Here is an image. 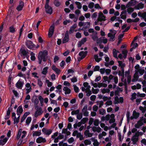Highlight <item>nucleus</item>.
Masks as SVG:
<instances>
[{
    "mask_svg": "<svg viewBox=\"0 0 146 146\" xmlns=\"http://www.w3.org/2000/svg\"><path fill=\"white\" fill-rule=\"evenodd\" d=\"M48 54V51L46 50H44L43 52H40L39 53L38 58V63L39 64H41L42 60L44 62L46 61Z\"/></svg>",
    "mask_w": 146,
    "mask_h": 146,
    "instance_id": "f257e3e1",
    "label": "nucleus"
},
{
    "mask_svg": "<svg viewBox=\"0 0 146 146\" xmlns=\"http://www.w3.org/2000/svg\"><path fill=\"white\" fill-rule=\"evenodd\" d=\"M27 47L29 49L32 50H35V45L31 40H27L25 42Z\"/></svg>",
    "mask_w": 146,
    "mask_h": 146,
    "instance_id": "f03ea898",
    "label": "nucleus"
},
{
    "mask_svg": "<svg viewBox=\"0 0 146 146\" xmlns=\"http://www.w3.org/2000/svg\"><path fill=\"white\" fill-rule=\"evenodd\" d=\"M19 2V4L17 7L16 9L18 11H20L23 10L24 6V2L21 0H20Z\"/></svg>",
    "mask_w": 146,
    "mask_h": 146,
    "instance_id": "7ed1b4c3",
    "label": "nucleus"
},
{
    "mask_svg": "<svg viewBox=\"0 0 146 146\" xmlns=\"http://www.w3.org/2000/svg\"><path fill=\"white\" fill-rule=\"evenodd\" d=\"M44 7L45 9L46 12L47 13L50 15L52 14L53 9L52 7L48 5V6H46V5H45Z\"/></svg>",
    "mask_w": 146,
    "mask_h": 146,
    "instance_id": "20e7f679",
    "label": "nucleus"
},
{
    "mask_svg": "<svg viewBox=\"0 0 146 146\" xmlns=\"http://www.w3.org/2000/svg\"><path fill=\"white\" fill-rule=\"evenodd\" d=\"M42 132L45 135H49L52 132V129H48L45 128H43L42 129Z\"/></svg>",
    "mask_w": 146,
    "mask_h": 146,
    "instance_id": "39448f33",
    "label": "nucleus"
},
{
    "mask_svg": "<svg viewBox=\"0 0 146 146\" xmlns=\"http://www.w3.org/2000/svg\"><path fill=\"white\" fill-rule=\"evenodd\" d=\"M43 111L41 107L38 108L35 111V117H37L38 116L40 115L43 113Z\"/></svg>",
    "mask_w": 146,
    "mask_h": 146,
    "instance_id": "423d86ee",
    "label": "nucleus"
},
{
    "mask_svg": "<svg viewBox=\"0 0 146 146\" xmlns=\"http://www.w3.org/2000/svg\"><path fill=\"white\" fill-rule=\"evenodd\" d=\"M116 33V32H115L113 34H112V33H109L108 34V36L110 37V41L113 42L115 40V38Z\"/></svg>",
    "mask_w": 146,
    "mask_h": 146,
    "instance_id": "0eeeda50",
    "label": "nucleus"
},
{
    "mask_svg": "<svg viewBox=\"0 0 146 146\" xmlns=\"http://www.w3.org/2000/svg\"><path fill=\"white\" fill-rule=\"evenodd\" d=\"M46 141V139L42 137H38L36 140V142L37 143H40L42 142L44 143Z\"/></svg>",
    "mask_w": 146,
    "mask_h": 146,
    "instance_id": "6e6552de",
    "label": "nucleus"
},
{
    "mask_svg": "<svg viewBox=\"0 0 146 146\" xmlns=\"http://www.w3.org/2000/svg\"><path fill=\"white\" fill-rule=\"evenodd\" d=\"M24 84L23 82L18 81L16 84V86L19 89H21Z\"/></svg>",
    "mask_w": 146,
    "mask_h": 146,
    "instance_id": "1a4fd4ad",
    "label": "nucleus"
},
{
    "mask_svg": "<svg viewBox=\"0 0 146 146\" xmlns=\"http://www.w3.org/2000/svg\"><path fill=\"white\" fill-rule=\"evenodd\" d=\"M20 52H21V56H26L27 57V55L28 52H27L24 49V48H21L20 50Z\"/></svg>",
    "mask_w": 146,
    "mask_h": 146,
    "instance_id": "9d476101",
    "label": "nucleus"
},
{
    "mask_svg": "<svg viewBox=\"0 0 146 146\" xmlns=\"http://www.w3.org/2000/svg\"><path fill=\"white\" fill-rule=\"evenodd\" d=\"M144 7V5L142 2L138 3L137 5L135 6V8L137 10H139L140 9H142Z\"/></svg>",
    "mask_w": 146,
    "mask_h": 146,
    "instance_id": "9b49d317",
    "label": "nucleus"
},
{
    "mask_svg": "<svg viewBox=\"0 0 146 146\" xmlns=\"http://www.w3.org/2000/svg\"><path fill=\"white\" fill-rule=\"evenodd\" d=\"M77 26V24L76 23H75L70 27L69 31V33L70 34H71L73 33L74 30L76 28Z\"/></svg>",
    "mask_w": 146,
    "mask_h": 146,
    "instance_id": "f8f14e48",
    "label": "nucleus"
},
{
    "mask_svg": "<svg viewBox=\"0 0 146 146\" xmlns=\"http://www.w3.org/2000/svg\"><path fill=\"white\" fill-rule=\"evenodd\" d=\"M30 113L29 112H27L24 113L23 116L21 118V122L22 123L25 120L27 116L30 114Z\"/></svg>",
    "mask_w": 146,
    "mask_h": 146,
    "instance_id": "ddd939ff",
    "label": "nucleus"
},
{
    "mask_svg": "<svg viewBox=\"0 0 146 146\" xmlns=\"http://www.w3.org/2000/svg\"><path fill=\"white\" fill-rule=\"evenodd\" d=\"M63 90L65 91V94H70L71 91V90L67 87H64Z\"/></svg>",
    "mask_w": 146,
    "mask_h": 146,
    "instance_id": "4468645a",
    "label": "nucleus"
},
{
    "mask_svg": "<svg viewBox=\"0 0 146 146\" xmlns=\"http://www.w3.org/2000/svg\"><path fill=\"white\" fill-rule=\"evenodd\" d=\"M8 138L7 137H5L3 139H1L0 140V145H4L7 141Z\"/></svg>",
    "mask_w": 146,
    "mask_h": 146,
    "instance_id": "2eb2a0df",
    "label": "nucleus"
},
{
    "mask_svg": "<svg viewBox=\"0 0 146 146\" xmlns=\"http://www.w3.org/2000/svg\"><path fill=\"white\" fill-rule=\"evenodd\" d=\"M139 113L136 112L135 110H134L133 111V116L134 117L135 119H137L139 117Z\"/></svg>",
    "mask_w": 146,
    "mask_h": 146,
    "instance_id": "dca6fc26",
    "label": "nucleus"
},
{
    "mask_svg": "<svg viewBox=\"0 0 146 146\" xmlns=\"http://www.w3.org/2000/svg\"><path fill=\"white\" fill-rule=\"evenodd\" d=\"M90 22H86L84 24V28L85 29H86L89 28L90 27Z\"/></svg>",
    "mask_w": 146,
    "mask_h": 146,
    "instance_id": "f3484780",
    "label": "nucleus"
},
{
    "mask_svg": "<svg viewBox=\"0 0 146 146\" xmlns=\"http://www.w3.org/2000/svg\"><path fill=\"white\" fill-rule=\"evenodd\" d=\"M138 140V137H135L134 136H133L131 138V140L133 141V143L134 145L136 144Z\"/></svg>",
    "mask_w": 146,
    "mask_h": 146,
    "instance_id": "a211bd4d",
    "label": "nucleus"
},
{
    "mask_svg": "<svg viewBox=\"0 0 146 146\" xmlns=\"http://www.w3.org/2000/svg\"><path fill=\"white\" fill-rule=\"evenodd\" d=\"M35 54L33 52H31L30 55L31 56V59L32 61H34L35 60L36 58L35 56Z\"/></svg>",
    "mask_w": 146,
    "mask_h": 146,
    "instance_id": "6ab92c4d",
    "label": "nucleus"
},
{
    "mask_svg": "<svg viewBox=\"0 0 146 146\" xmlns=\"http://www.w3.org/2000/svg\"><path fill=\"white\" fill-rule=\"evenodd\" d=\"M88 52L87 51H85L84 52V51H80L79 53V55L80 56H85L87 54Z\"/></svg>",
    "mask_w": 146,
    "mask_h": 146,
    "instance_id": "aec40b11",
    "label": "nucleus"
},
{
    "mask_svg": "<svg viewBox=\"0 0 146 146\" xmlns=\"http://www.w3.org/2000/svg\"><path fill=\"white\" fill-rule=\"evenodd\" d=\"M113 56L116 58H117V53H119V52L118 50H117L115 49H113Z\"/></svg>",
    "mask_w": 146,
    "mask_h": 146,
    "instance_id": "412c9836",
    "label": "nucleus"
},
{
    "mask_svg": "<svg viewBox=\"0 0 146 146\" xmlns=\"http://www.w3.org/2000/svg\"><path fill=\"white\" fill-rule=\"evenodd\" d=\"M9 31L12 33H14L15 31V28H14L13 26H11L9 27Z\"/></svg>",
    "mask_w": 146,
    "mask_h": 146,
    "instance_id": "4be33fe9",
    "label": "nucleus"
},
{
    "mask_svg": "<svg viewBox=\"0 0 146 146\" xmlns=\"http://www.w3.org/2000/svg\"><path fill=\"white\" fill-rule=\"evenodd\" d=\"M48 67H46L44 68L42 72V73L44 75H46L48 72Z\"/></svg>",
    "mask_w": 146,
    "mask_h": 146,
    "instance_id": "5701e85b",
    "label": "nucleus"
},
{
    "mask_svg": "<svg viewBox=\"0 0 146 146\" xmlns=\"http://www.w3.org/2000/svg\"><path fill=\"white\" fill-rule=\"evenodd\" d=\"M54 4L55 6L58 7L60 5V3L58 0H54Z\"/></svg>",
    "mask_w": 146,
    "mask_h": 146,
    "instance_id": "b1692460",
    "label": "nucleus"
},
{
    "mask_svg": "<svg viewBox=\"0 0 146 146\" xmlns=\"http://www.w3.org/2000/svg\"><path fill=\"white\" fill-rule=\"evenodd\" d=\"M22 131V129H19V131L18 132V133L17 134V139L18 140L21 137V133Z\"/></svg>",
    "mask_w": 146,
    "mask_h": 146,
    "instance_id": "393cba45",
    "label": "nucleus"
},
{
    "mask_svg": "<svg viewBox=\"0 0 146 146\" xmlns=\"http://www.w3.org/2000/svg\"><path fill=\"white\" fill-rule=\"evenodd\" d=\"M80 110L79 109L76 110H74L71 112V114L72 115H74V114H78L79 113Z\"/></svg>",
    "mask_w": 146,
    "mask_h": 146,
    "instance_id": "a878e982",
    "label": "nucleus"
},
{
    "mask_svg": "<svg viewBox=\"0 0 146 146\" xmlns=\"http://www.w3.org/2000/svg\"><path fill=\"white\" fill-rule=\"evenodd\" d=\"M118 62L119 63V66L121 68H124L125 66V64L123 63L121 61H118Z\"/></svg>",
    "mask_w": 146,
    "mask_h": 146,
    "instance_id": "bb28decb",
    "label": "nucleus"
},
{
    "mask_svg": "<svg viewBox=\"0 0 146 146\" xmlns=\"http://www.w3.org/2000/svg\"><path fill=\"white\" fill-rule=\"evenodd\" d=\"M139 109L142 111V113H144L146 111V107H143L140 106L139 107Z\"/></svg>",
    "mask_w": 146,
    "mask_h": 146,
    "instance_id": "cd10ccee",
    "label": "nucleus"
},
{
    "mask_svg": "<svg viewBox=\"0 0 146 146\" xmlns=\"http://www.w3.org/2000/svg\"><path fill=\"white\" fill-rule=\"evenodd\" d=\"M103 94H105L106 93H108L110 92V90L108 88H104L102 90H101Z\"/></svg>",
    "mask_w": 146,
    "mask_h": 146,
    "instance_id": "c85d7f7f",
    "label": "nucleus"
},
{
    "mask_svg": "<svg viewBox=\"0 0 146 146\" xmlns=\"http://www.w3.org/2000/svg\"><path fill=\"white\" fill-rule=\"evenodd\" d=\"M23 110L21 106H20L17 108V112H18L21 113H22L23 112Z\"/></svg>",
    "mask_w": 146,
    "mask_h": 146,
    "instance_id": "c756f323",
    "label": "nucleus"
},
{
    "mask_svg": "<svg viewBox=\"0 0 146 146\" xmlns=\"http://www.w3.org/2000/svg\"><path fill=\"white\" fill-rule=\"evenodd\" d=\"M75 3L77 5V7L79 9H80L82 7V6L80 3L78 1H76Z\"/></svg>",
    "mask_w": 146,
    "mask_h": 146,
    "instance_id": "7c9ffc66",
    "label": "nucleus"
},
{
    "mask_svg": "<svg viewBox=\"0 0 146 146\" xmlns=\"http://www.w3.org/2000/svg\"><path fill=\"white\" fill-rule=\"evenodd\" d=\"M119 103V98L118 96H116L114 98V103L115 104H117Z\"/></svg>",
    "mask_w": 146,
    "mask_h": 146,
    "instance_id": "2f4dec72",
    "label": "nucleus"
},
{
    "mask_svg": "<svg viewBox=\"0 0 146 146\" xmlns=\"http://www.w3.org/2000/svg\"><path fill=\"white\" fill-rule=\"evenodd\" d=\"M31 121V117H28L26 121V123L27 125H29Z\"/></svg>",
    "mask_w": 146,
    "mask_h": 146,
    "instance_id": "473e14b6",
    "label": "nucleus"
},
{
    "mask_svg": "<svg viewBox=\"0 0 146 146\" xmlns=\"http://www.w3.org/2000/svg\"><path fill=\"white\" fill-rule=\"evenodd\" d=\"M69 38L64 37L62 40V43H65L68 42L69 40Z\"/></svg>",
    "mask_w": 146,
    "mask_h": 146,
    "instance_id": "72a5a7b5",
    "label": "nucleus"
},
{
    "mask_svg": "<svg viewBox=\"0 0 146 146\" xmlns=\"http://www.w3.org/2000/svg\"><path fill=\"white\" fill-rule=\"evenodd\" d=\"M43 84L42 82L41 81V79H38V84L39 85L40 87H42Z\"/></svg>",
    "mask_w": 146,
    "mask_h": 146,
    "instance_id": "f704fd0d",
    "label": "nucleus"
},
{
    "mask_svg": "<svg viewBox=\"0 0 146 146\" xmlns=\"http://www.w3.org/2000/svg\"><path fill=\"white\" fill-rule=\"evenodd\" d=\"M84 143L85 145H90L91 143V141L87 139L85 140L84 141Z\"/></svg>",
    "mask_w": 146,
    "mask_h": 146,
    "instance_id": "c9c22d12",
    "label": "nucleus"
},
{
    "mask_svg": "<svg viewBox=\"0 0 146 146\" xmlns=\"http://www.w3.org/2000/svg\"><path fill=\"white\" fill-rule=\"evenodd\" d=\"M137 94L136 93L134 92L131 95V100H133L135 99L136 98Z\"/></svg>",
    "mask_w": 146,
    "mask_h": 146,
    "instance_id": "e433bc0d",
    "label": "nucleus"
},
{
    "mask_svg": "<svg viewBox=\"0 0 146 146\" xmlns=\"http://www.w3.org/2000/svg\"><path fill=\"white\" fill-rule=\"evenodd\" d=\"M41 134V133L40 131H36L34 133H33V136H39Z\"/></svg>",
    "mask_w": 146,
    "mask_h": 146,
    "instance_id": "4c0bfd02",
    "label": "nucleus"
},
{
    "mask_svg": "<svg viewBox=\"0 0 146 146\" xmlns=\"http://www.w3.org/2000/svg\"><path fill=\"white\" fill-rule=\"evenodd\" d=\"M106 110L103 109H100L99 110V112L100 114H101L102 115H103L104 114L106 113Z\"/></svg>",
    "mask_w": 146,
    "mask_h": 146,
    "instance_id": "58836bf2",
    "label": "nucleus"
},
{
    "mask_svg": "<svg viewBox=\"0 0 146 146\" xmlns=\"http://www.w3.org/2000/svg\"><path fill=\"white\" fill-rule=\"evenodd\" d=\"M102 17H103L104 19L106 18V17L104 15L102 12L101 11H100L99 13L98 18V19H101Z\"/></svg>",
    "mask_w": 146,
    "mask_h": 146,
    "instance_id": "ea45409f",
    "label": "nucleus"
},
{
    "mask_svg": "<svg viewBox=\"0 0 146 146\" xmlns=\"http://www.w3.org/2000/svg\"><path fill=\"white\" fill-rule=\"evenodd\" d=\"M88 120V119L87 117L83 118L81 120V122L82 123V124H85L87 121Z\"/></svg>",
    "mask_w": 146,
    "mask_h": 146,
    "instance_id": "a19ab883",
    "label": "nucleus"
},
{
    "mask_svg": "<svg viewBox=\"0 0 146 146\" xmlns=\"http://www.w3.org/2000/svg\"><path fill=\"white\" fill-rule=\"evenodd\" d=\"M127 12L129 13H130L134 11V9L131 7H129L127 8Z\"/></svg>",
    "mask_w": 146,
    "mask_h": 146,
    "instance_id": "79ce46f5",
    "label": "nucleus"
},
{
    "mask_svg": "<svg viewBox=\"0 0 146 146\" xmlns=\"http://www.w3.org/2000/svg\"><path fill=\"white\" fill-rule=\"evenodd\" d=\"M20 117L19 116L17 118L16 117L15 118H13L14 119V124H15L16 123H18L19 121Z\"/></svg>",
    "mask_w": 146,
    "mask_h": 146,
    "instance_id": "37998d69",
    "label": "nucleus"
},
{
    "mask_svg": "<svg viewBox=\"0 0 146 146\" xmlns=\"http://www.w3.org/2000/svg\"><path fill=\"white\" fill-rule=\"evenodd\" d=\"M92 88V92L93 94H96L99 91V90L98 88L96 89H94L93 88Z\"/></svg>",
    "mask_w": 146,
    "mask_h": 146,
    "instance_id": "c03bdc74",
    "label": "nucleus"
},
{
    "mask_svg": "<svg viewBox=\"0 0 146 146\" xmlns=\"http://www.w3.org/2000/svg\"><path fill=\"white\" fill-rule=\"evenodd\" d=\"M99 124V120L98 119H95L94 121V125L97 126Z\"/></svg>",
    "mask_w": 146,
    "mask_h": 146,
    "instance_id": "a18cd8bd",
    "label": "nucleus"
},
{
    "mask_svg": "<svg viewBox=\"0 0 146 146\" xmlns=\"http://www.w3.org/2000/svg\"><path fill=\"white\" fill-rule=\"evenodd\" d=\"M94 3L93 2H90L88 4V7L90 9H92L94 7Z\"/></svg>",
    "mask_w": 146,
    "mask_h": 146,
    "instance_id": "49530a36",
    "label": "nucleus"
},
{
    "mask_svg": "<svg viewBox=\"0 0 146 146\" xmlns=\"http://www.w3.org/2000/svg\"><path fill=\"white\" fill-rule=\"evenodd\" d=\"M82 117V113H79L77 116V118L79 120L81 119Z\"/></svg>",
    "mask_w": 146,
    "mask_h": 146,
    "instance_id": "de8ad7c7",
    "label": "nucleus"
},
{
    "mask_svg": "<svg viewBox=\"0 0 146 146\" xmlns=\"http://www.w3.org/2000/svg\"><path fill=\"white\" fill-rule=\"evenodd\" d=\"M138 72H139L140 75H143L145 72V70L144 69H139L138 70Z\"/></svg>",
    "mask_w": 146,
    "mask_h": 146,
    "instance_id": "09e8293b",
    "label": "nucleus"
},
{
    "mask_svg": "<svg viewBox=\"0 0 146 146\" xmlns=\"http://www.w3.org/2000/svg\"><path fill=\"white\" fill-rule=\"evenodd\" d=\"M138 73L137 72H136L134 74L133 76V78L136 79V80H137L139 77V76H138Z\"/></svg>",
    "mask_w": 146,
    "mask_h": 146,
    "instance_id": "8fccbe9b",
    "label": "nucleus"
},
{
    "mask_svg": "<svg viewBox=\"0 0 146 146\" xmlns=\"http://www.w3.org/2000/svg\"><path fill=\"white\" fill-rule=\"evenodd\" d=\"M54 25H52L49 28V31H51L54 32Z\"/></svg>",
    "mask_w": 146,
    "mask_h": 146,
    "instance_id": "3c124183",
    "label": "nucleus"
},
{
    "mask_svg": "<svg viewBox=\"0 0 146 146\" xmlns=\"http://www.w3.org/2000/svg\"><path fill=\"white\" fill-rule=\"evenodd\" d=\"M86 93H87L86 95L87 96H90L92 94V91L90 90L89 91H86Z\"/></svg>",
    "mask_w": 146,
    "mask_h": 146,
    "instance_id": "603ef678",
    "label": "nucleus"
},
{
    "mask_svg": "<svg viewBox=\"0 0 146 146\" xmlns=\"http://www.w3.org/2000/svg\"><path fill=\"white\" fill-rule=\"evenodd\" d=\"M146 96V94H140L139 92L137 93V96L140 97H144Z\"/></svg>",
    "mask_w": 146,
    "mask_h": 146,
    "instance_id": "864d4df0",
    "label": "nucleus"
},
{
    "mask_svg": "<svg viewBox=\"0 0 146 146\" xmlns=\"http://www.w3.org/2000/svg\"><path fill=\"white\" fill-rule=\"evenodd\" d=\"M74 90L76 93H77L79 92V89L78 88L76 85L74 86Z\"/></svg>",
    "mask_w": 146,
    "mask_h": 146,
    "instance_id": "5fc2aeb1",
    "label": "nucleus"
},
{
    "mask_svg": "<svg viewBox=\"0 0 146 146\" xmlns=\"http://www.w3.org/2000/svg\"><path fill=\"white\" fill-rule=\"evenodd\" d=\"M74 141V139L73 137H71L68 140V142L70 143H73Z\"/></svg>",
    "mask_w": 146,
    "mask_h": 146,
    "instance_id": "6e6d98bb",
    "label": "nucleus"
},
{
    "mask_svg": "<svg viewBox=\"0 0 146 146\" xmlns=\"http://www.w3.org/2000/svg\"><path fill=\"white\" fill-rule=\"evenodd\" d=\"M18 76L20 77H23L25 79H26V77L25 76V74L23 75L21 72L19 73Z\"/></svg>",
    "mask_w": 146,
    "mask_h": 146,
    "instance_id": "4d7b16f0",
    "label": "nucleus"
},
{
    "mask_svg": "<svg viewBox=\"0 0 146 146\" xmlns=\"http://www.w3.org/2000/svg\"><path fill=\"white\" fill-rule=\"evenodd\" d=\"M76 36L78 38H81L82 36L81 34L79 32H77L76 34Z\"/></svg>",
    "mask_w": 146,
    "mask_h": 146,
    "instance_id": "13d9d810",
    "label": "nucleus"
},
{
    "mask_svg": "<svg viewBox=\"0 0 146 146\" xmlns=\"http://www.w3.org/2000/svg\"><path fill=\"white\" fill-rule=\"evenodd\" d=\"M127 82L128 84H129L131 80V76H127Z\"/></svg>",
    "mask_w": 146,
    "mask_h": 146,
    "instance_id": "bf43d9fd",
    "label": "nucleus"
},
{
    "mask_svg": "<svg viewBox=\"0 0 146 146\" xmlns=\"http://www.w3.org/2000/svg\"><path fill=\"white\" fill-rule=\"evenodd\" d=\"M100 67L99 66H96L94 69V71H98L100 70Z\"/></svg>",
    "mask_w": 146,
    "mask_h": 146,
    "instance_id": "052dcab7",
    "label": "nucleus"
},
{
    "mask_svg": "<svg viewBox=\"0 0 146 146\" xmlns=\"http://www.w3.org/2000/svg\"><path fill=\"white\" fill-rule=\"evenodd\" d=\"M71 81H72V82H76L78 81V80H77V78L75 77H73L71 79Z\"/></svg>",
    "mask_w": 146,
    "mask_h": 146,
    "instance_id": "680f3d73",
    "label": "nucleus"
},
{
    "mask_svg": "<svg viewBox=\"0 0 146 146\" xmlns=\"http://www.w3.org/2000/svg\"><path fill=\"white\" fill-rule=\"evenodd\" d=\"M23 141V139H19V141H18V142L17 144V146H20L21 145V144Z\"/></svg>",
    "mask_w": 146,
    "mask_h": 146,
    "instance_id": "e2e57ef3",
    "label": "nucleus"
},
{
    "mask_svg": "<svg viewBox=\"0 0 146 146\" xmlns=\"http://www.w3.org/2000/svg\"><path fill=\"white\" fill-rule=\"evenodd\" d=\"M112 102L111 100H108L106 102L105 104L108 106H110L112 104Z\"/></svg>",
    "mask_w": 146,
    "mask_h": 146,
    "instance_id": "0e129e2a",
    "label": "nucleus"
},
{
    "mask_svg": "<svg viewBox=\"0 0 146 146\" xmlns=\"http://www.w3.org/2000/svg\"><path fill=\"white\" fill-rule=\"evenodd\" d=\"M87 39V38L86 37L83 38L80 41L82 43L84 44V43L86 41Z\"/></svg>",
    "mask_w": 146,
    "mask_h": 146,
    "instance_id": "69168bd1",
    "label": "nucleus"
},
{
    "mask_svg": "<svg viewBox=\"0 0 146 146\" xmlns=\"http://www.w3.org/2000/svg\"><path fill=\"white\" fill-rule=\"evenodd\" d=\"M96 98V96L95 95H92L90 97V99L93 101L95 100Z\"/></svg>",
    "mask_w": 146,
    "mask_h": 146,
    "instance_id": "338daca9",
    "label": "nucleus"
},
{
    "mask_svg": "<svg viewBox=\"0 0 146 146\" xmlns=\"http://www.w3.org/2000/svg\"><path fill=\"white\" fill-rule=\"evenodd\" d=\"M64 135L59 133V135L57 137L59 140L63 139L64 138Z\"/></svg>",
    "mask_w": 146,
    "mask_h": 146,
    "instance_id": "774afa93",
    "label": "nucleus"
}]
</instances>
